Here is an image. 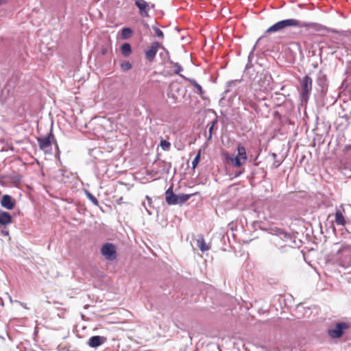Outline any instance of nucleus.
Returning a JSON list of instances; mask_svg holds the SVG:
<instances>
[{
	"label": "nucleus",
	"mask_w": 351,
	"mask_h": 351,
	"mask_svg": "<svg viewBox=\"0 0 351 351\" xmlns=\"http://www.w3.org/2000/svg\"><path fill=\"white\" fill-rule=\"evenodd\" d=\"M133 32L130 27H124L121 29V37L123 39H128L132 36Z\"/></svg>",
	"instance_id": "18"
},
{
	"label": "nucleus",
	"mask_w": 351,
	"mask_h": 351,
	"mask_svg": "<svg viewBox=\"0 0 351 351\" xmlns=\"http://www.w3.org/2000/svg\"><path fill=\"white\" fill-rule=\"evenodd\" d=\"M192 196V195H185V194H180V195H177V201H178V204H184V202H186Z\"/></svg>",
	"instance_id": "19"
},
{
	"label": "nucleus",
	"mask_w": 351,
	"mask_h": 351,
	"mask_svg": "<svg viewBox=\"0 0 351 351\" xmlns=\"http://www.w3.org/2000/svg\"><path fill=\"white\" fill-rule=\"evenodd\" d=\"M272 156L275 158L277 157V155H276V154H272Z\"/></svg>",
	"instance_id": "30"
},
{
	"label": "nucleus",
	"mask_w": 351,
	"mask_h": 351,
	"mask_svg": "<svg viewBox=\"0 0 351 351\" xmlns=\"http://www.w3.org/2000/svg\"><path fill=\"white\" fill-rule=\"evenodd\" d=\"M171 64H172V68L173 69L174 73L180 75L181 74H180V73L182 71V66L177 62H171Z\"/></svg>",
	"instance_id": "21"
},
{
	"label": "nucleus",
	"mask_w": 351,
	"mask_h": 351,
	"mask_svg": "<svg viewBox=\"0 0 351 351\" xmlns=\"http://www.w3.org/2000/svg\"><path fill=\"white\" fill-rule=\"evenodd\" d=\"M217 121H213L210 123V124H208L207 126L209 127V135H208V139H210L212 138V130L216 124Z\"/></svg>",
	"instance_id": "24"
},
{
	"label": "nucleus",
	"mask_w": 351,
	"mask_h": 351,
	"mask_svg": "<svg viewBox=\"0 0 351 351\" xmlns=\"http://www.w3.org/2000/svg\"><path fill=\"white\" fill-rule=\"evenodd\" d=\"M335 223L339 226H345L346 221L341 210L335 213Z\"/></svg>",
	"instance_id": "17"
},
{
	"label": "nucleus",
	"mask_w": 351,
	"mask_h": 351,
	"mask_svg": "<svg viewBox=\"0 0 351 351\" xmlns=\"http://www.w3.org/2000/svg\"><path fill=\"white\" fill-rule=\"evenodd\" d=\"M300 96L302 101L307 102L313 86V80L308 75H305L300 81Z\"/></svg>",
	"instance_id": "4"
},
{
	"label": "nucleus",
	"mask_w": 351,
	"mask_h": 351,
	"mask_svg": "<svg viewBox=\"0 0 351 351\" xmlns=\"http://www.w3.org/2000/svg\"><path fill=\"white\" fill-rule=\"evenodd\" d=\"M154 29L155 31V34H156V36H158L159 38H163L164 34H163V32H162V30H160L158 27H155V28H154Z\"/></svg>",
	"instance_id": "26"
},
{
	"label": "nucleus",
	"mask_w": 351,
	"mask_h": 351,
	"mask_svg": "<svg viewBox=\"0 0 351 351\" xmlns=\"http://www.w3.org/2000/svg\"><path fill=\"white\" fill-rule=\"evenodd\" d=\"M88 199L93 202V204L95 206H99V201L97 200V199L93 196L92 194L90 193H88Z\"/></svg>",
	"instance_id": "25"
},
{
	"label": "nucleus",
	"mask_w": 351,
	"mask_h": 351,
	"mask_svg": "<svg viewBox=\"0 0 351 351\" xmlns=\"http://www.w3.org/2000/svg\"><path fill=\"white\" fill-rule=\"evenodd\" d=\"M200 156H201V150H198V152L196 155V156L195 157V158L193 159V162H192V167L193 169H195L196 167L197 166L199 162V160H200Z\"/></svg>",
	"instance_id": "22"
},
{
	"label": "nucleus",
	"mask_w": 351,
	"mask_h": 351,
	"mask_svg": "<svg viewBox=\"0 0 351 351\" xmlns=\"http://www.w3.org/2000/svg\"><path fill=\"white\" fill-rule=\"evenodd\" d=\"M243 172H244V168H242L241 170L238 173L236 174V176L241 175Z\"/></svg>",
	"instance_id": "28"
},
{
	"label": "nucleus",
	"mask_w": 351,
	"mask_h": 351,
	"mask_svg": "<svg viewBox=\"0 0 351 351\" xmlns=\"http://www.w3.org/2000/svg\"><path fill=\"white\" fill-rule=\"evenodd\" d=\"M165 199L168 204L175 205L178 204L177 195L173 191V187H169L165 192Z\"/></svg>",
	"instance_id": "11"
},
{
	"label": "nucleus",
	"mask_w": 351,
	"mask_h": 351,
	"mask_svg": "<svg viewBox=\"0 0 351 351\" xmlns=\"http://www.w3.org/2000/svg\"><path fill=\"white\" fill-rule=\"evenodd\" d=\"M350 34H351V31H350Z\"/></svg>",
	"instance_id": "31"
},
{
	"label": "nucleus",
	"mask_w": 351,
	"mask_h": 351,
	"mask_svg": "<svg viewBox=\"0 0 351 351\" xmlns=\"http://www.w3.org/2000/svg\"><path fill=\"white\" fill-rule=\"evenodd\" d=\"M237 155L226 153L224 156L228 165L235 168H241L247 161V152L245 147L241 144L237 145Z\"/></svg>",
	"instance_id": "2"
},
{
	"label": "nucleus",
	"mask_w": 351,
	"mask_h": 351,
	"mask_svg": "<svg viewBox=\"0 0 351 351\" xmlns=\"http://www.w3.org/2000/svg\"><path fill=\"white\" fill-rule=\"evenodd\" d=\"M134 4L138 8L139 14L142 17H149V12L152 8H154V4L151 5L145 0H135Z\"/></svg>",
	"instance_id": "8"
},
{
	"label": "nucleus",
	"mask_w": 351,
	"mask_h": 351,
	"mask_svg": "<svg viewBox=\"0 0 351 351\" xmlns=\"http://www.w3.org/2000/svg\"><path fill=\"white\" fill-rule=\"evenodd\" d=\"M121 54L124 57L127 58V57L130 56L132 53V50L130 44L128 43H123L121 47Z\"/></svg>",
	"instance_id": "16"
},
{
	"label": "nucleus",
	"mask_w": 351,
	"mask_h": 351,
	"mask_svg": "<svg viewBox=\"0 0 351 351\" xmlns=\"http://www.w3.org/2000/svg\"><path fill=\"white\" fill-rule=\"evenodd\" d=\"M1 204L3 208L8 210H12L15 206V201L10 195H4L1 198Z\"/></svg>",
	"instance_id": "10"
},
{
	"label": "nucleus",
	"mask_w": 351,
	"mask_h": 351,
	"mask_svg": "<svg viewBox=\"0 0 351 351\" xmlns=\"http://www.w3.org/2000/svg\"><path fill=\"white\" fill-rule=\"evenodd\" d=\"M40 149L45 152H48L51 149V145L56 141L53 134L51 132L47 136L44 137H38L37 138Z\"/></svg>",
	"instance_id": "5"
},
{
	"label": "nucleus",
	"mask_w": 351,
	"mask_h": 351,
	"mask_svg": "<svg viewBox=\"0 0 351 351\" xmlns=\"http://www.w3.org/2000/svg\"><path fill=\"white\" fill-rule=\"evenodd\" d=\"M160 145L164 151H169L171 148V143L166 140H161Z\"/></svg>",
	"instance_id": "20"
},
{
	"label": "nucleus",
	"mask_w": 351,
	"mask_h": 351,
	"mask_svg": "<svg viewBox=\"0 0 351 351\" xmlns=\"http://www.w3.org/2000/svg\"><path fill=\"white\" fill-rule=\"evenodd\" d=\"M184 80L188 81L194 88V92L202 97L204 90L202 86L193 79L186 77L185 76L180 75Z\"/></svg>",
	"instance_id": "13"
},
{
	"label": "nucleus",
	"mask_w": 351,
	"mask_h": 351,
	"mask_svg": "<svg viewBox=\"0 0 351 351\" xmlns=\"http://www.w3.org/2000/svg\"><path fill=\"white\" fill-rule=\"evenodd\" d=\"M197 246L202 252H205L209 250V247L206 244L202 235L198 237L197 239Z\"/></svg>",
	"instance_id": "15"
},
{
	"label": "nucleus",
	"mask_w": 351,
	"mask_h": 351,
	"mask_svg": "<svg viewBox=\"0 0 351 351\" xmlns=\"http://www.w3.org/2000/svg\"><path fill=\"white\" fill-rule=\"evenodd\" d=\"M315 25L316 24L313 23L301 22L300 21L295 19H288L276 23L269 27L265 32L269 34L280 32L289 27L313 28L315 27Z\"/></svg>",
	"instance_id": "1"
},
{
	"label": "nucleus",
	"mask_w": 351,
	"mask_h": 351,
	"mask_svg": "<svg viewBox=\"0 0 351 351\" xmlns=\"http://www.w3.org/2000/svg\"><path fill=\"white\" fill-rule=\"evenodd\" d=\"M161 45L158 42L152 43L151 46L145 52L146 58L150 62L153 61Z\"/></svg>",
	"instance_id": "9"
},
{
	"label": "nucleus",
	"mask_w": 351,
	"mask_h": 351,
	"mask_svg": "<svg viewBox=\"0 0 351 351\" xmlns=\"http://www.w3.org/2000/svg\"><path fill=\"white\" fill-rule=\"evenodd\" d=\"M280 165V162H278V161H275L273 164V166L275 167V168H277Z\"/></svg>",
	"instance_id": "27"
},
{
	"label": "nucleus",
	"mask_w": 351,
	"mask_h": 351,
	"mask_svg": "<svg viewBox=\"0 0 351 351\" xmlns=\"http://www.w3.org/2000/svg\"><path fill=\"white\" fill-rule=\"evenodd\" d=\"M120 66H121V69L124 71L130 70L132 69V64L128 61H124V62H121Z\"/></svg>",
	"instance_id": "23"
},
{
	"label": "nucleus",
	"mask_w": 351,
	"mask_h": 351,
	"mask_svg": "<svg viewBox=\"0 0 351 351\" xmlns=\"http://www.w3.org/2000/svg\"><path fill=\"white\" fill-rule=\"evenodd\" d=\"M7 3V0H0V5Z\"/></svg>",
	"instance_id": "29"
},
{
	"label": "nucleus",
	"mask_w": 351,
	"mask_h": 351,
	"mask_svg": "<svg viewBox=\"0 0 351 351\" xmlns=\"http://www.w3.org/2000/svg\"><path fill=\"white\" fill-rule=\"evenodd\" d=\"M101 254L108 261H114L117 258V250L114 244L106 243L101 248Z\"/></svg>",
	"instance_id": "6"
},
{
	"label": "nucleus",
	"mask_w": 351,
	"mask_h": 351,
	"mask_svg": "<svg viewBox=\"0 0 351 351\" xmlns=\"http://www.w3.org/2000/svg\"><path fill=\"white\" fill-rule=\"evenodd\" d=\"M106 340V338L101 336H93L88 342V345L91 348H97L102 345Z\"/></svg>",
	"instance_id": "12"
},
{
	"label": "nucleus",
	"mask_w": 351,
	"mask_h": 351,
	"mask_svg": "<svg viewBox=\"0 0 351 351\" xmlns=\"http://www.w3.org/2000/svg\"><path fill=\"white\" fill-rule=\"evenodd\" d=\"M349 328V324L345 322L336 324L328 330V335L332 338H339L344 333L345 330Z\"/></svg>",
	"instance_id": "7"
},
{
	"label": "nucleus",
	"mask_w": 351,
	"mask_h": 351,
	"mask_svg": "<svg viewBox=\"0 0 351 351\" xmlns=\"http://www.w3.org/2000/svg\"><path fill=\"white\" fill-rule=\"evenodd\" d=\"M337 262L343 267H349L351 266V247H343L337 254Z\"/></svg>",
	"instance_id": "3"
},
{
	"label": "nucleus",
	"mask_w": 351,
	"mask_h": 351,
	"mask_svg": "<svg viewBox=\"0 0 351 351\" xmlns=\"http://www.w3.org/2000/svg\"><path fill=\"white\" fill-rule=\"evenodd\" d=\"M12 223V216L8 212L0 210V224L8 225Z\"/></svg>",
	"instance_id": "14"
}]
</instances>
